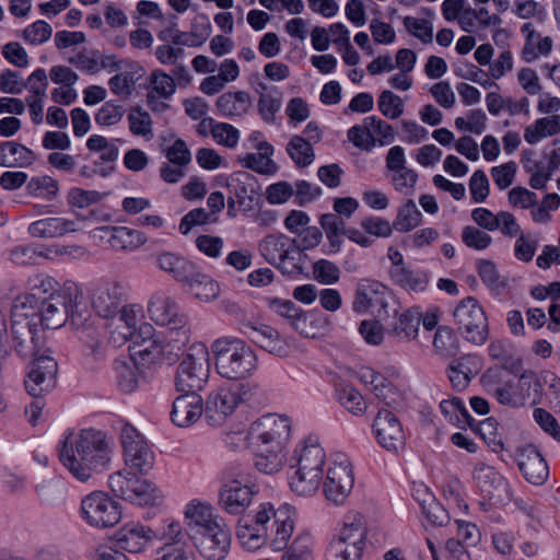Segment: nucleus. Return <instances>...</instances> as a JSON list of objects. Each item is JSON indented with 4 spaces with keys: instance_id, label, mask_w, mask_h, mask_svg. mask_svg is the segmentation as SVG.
Masks as SVG:
<instances>
[{
    "instance_id": "nucleus-60",
    "label": "nucleus",
    "mask_w": 560,
    "mask_h": 560,
    "mask_svg": "<svg viewBox=\"0 0 560 560\" xmlns=\"http://www.w3.org/2000/svg\"><path fill=\"white\" fill-rule=\"evenodd\" d=\"M525 171L530 174L529 185L534 189H544L552 175L553 167L544 162L525 163Z\"/></svg>"
},
{
    "instance_id": "nucleus-62",
    "label": "nucleus",
    "mask_w": 560,
    "mask_h": 560,
    "mask_svg": "<svg viewBox=\"0 0 560 560\" xmlns=\"http://www.w3.org/2000/svg\"><path fill=\"white\" fill-rule=\"evenodd\" d=\"M203 22L201 24L194 23L190 32L183 33V39H176L182 45L187 47H199L206 43L211 34V24L206 16H202Z\"/></svg>"
},
{
    "instance_id": "nucleus-9",
    "label": "nucleus",
    "mask_w": 560,
    "mask_h": 560,
    "mask_svg": "<svg viewBox=\"0 0 560 560\" xmlns=\"http://www.w3.org/2000/svg\"><path fill=\"white\" fill-rule=\"evenodd\" d=\"M108 485L116 495L133 504L151 506L159 505L164 500V494L156 485L127 469L110 475Z\"/></svg>"
},
{
    "instance_id": "nucleus-37",
    "label": "nucleus",
    "mask_w": 560,
    "mask_h": 560,
    "mask_svg": "<svg viewBox=\"0 0 560 560\" xmlns=\"http://www.w3.org/2000/svg\"><path fill=\"white\" fill-rule=\"evenodd\" d=\"M252 97L245 91L226 92L215 102L219 113L230 119L247 115L252 108Z\"/></svg>"
},
{
    "instance_id": "nucleus-14",
    "label": "nucleus",
    "mask_w": 560,
    "mask_h": 560,
    "mask_svg": "<svg viewBox=\"0 0 560 560\" xmlns=\"http://www.w3.org/2000/svg\"><path fill=\"white\" fill-rule=\"evenodd\" d=\"M291 435L289 418L266 415L253 422L246 433L248 446H267L285 450Z\"/></svg>"
},
{
    "instance_id": "nucleus-49",
    "label": "nucleus",
    "mask_w": 560,
    "mask_h": 560,
    "mask_svg": "<svg viewBox=\"0 0 560 560\" xmlns=\"http://www.w3.org/2000/svg\"><path fill=\"white\" fill-rule=\"evenodd\" d=\"M433 347L435 352L444 358L458 353L459 342L454 331L447 327H439L434 334Z\"/></svg>"
},
{
    "instance_id": "nucleus-42",
    "label": "nucleus",
    "mask_w": 560,
    "mask_h": 560,
    "mask_svg": "<svg viewBox=\"0 0 560 560\" xmlns=\"http://www.w3.org/2000/svg\"><path fill=\"white\" fill-rule=\"evenodd\" d=\"M420 320L421 312L418 307L405 310L398 315L397 322L389 330V335L398 340H413L418 335Z\"/></svg>"
},
{
    "instance_id": "nucleus-45",
    "label": "nucleus",
    "mask_w": 560,
    "mask_h": 560,
    "mask_svg": "<svg viewBox=\"0 0 560 560\" xmlns=\"http://www.w3.org/2000/svg\"><path fill=\"white\" fill-rule=\"evenodd\" d=\"M394 282L407 291L423 292L429 283L428 275L422 270L408 267L398 269L392 278Z\"/></svg>"
},
{
    "instance_id": "nucleus-32",
    "label": "nucleus",
    "mask_w": 560,
    "mask_h": 560,
    "mask_svg": "<svg viewBox=\"0 0 560 560\" xmlns=\"http://www.w3.org/2000/svg\"><path fill=\"white\" fill-rule=\"evenodd\" d=\"M184 290L200 302H212L220 295V285L197 265L182 283Z\"/></svg>"
},
{
    "instance_id": "nucleus-58",
    "label": "nucleus",
    "mask_w": 560,
    "mask_h": 560,
    "mask_svg": "<svg viewBox=\"0 0 560 560\" xmlns=\"http://www.w3.org/2000/svg\"><path fill=\"white\" fill-rule=\"evenodd\" d=\"M460 237L467 247L475 250H485L492 243V237L487 232L471 225L462 230Z\"/></svg>"
},
{
    "instance_id": "nucleus-18",
    "label": "nucleus",
    "mask_w": 560,
    "mask_h": 560,
    "mask_svg": "<svg viewBox=\"0 0 560 560\" xmlns=\"http://www.w3.org/2000/svg\"><path fill=\"white\" fill-rule=\"evenodd\" d=\"M372 430L378 445L389 453H399L405 448L406 435L398 417L388 409H381Z\"/></svg>"
},
{
    "instance_id": "nucleus-28",
    "label": "nucleus",
    "mask_w": 560,
    "mask_h": 560,
    "mask_svg": "<svg viewBox=\"0 0 560 560\" xmlns=\"http://www.w3.org/2000/svg\"><path fill=\"white\" fill-rule=\"evenodd\" d=\"M85 223L86 218L82 215H77L74 219L54 217L33 222L28 231L35 237H60L82 231Z\"/></svg>"
},
{
    "instance_id": "nucleus-23",
    "label": "nucleus",
    "mask_w": 560,
    "mask_h": 560,
    "mask_svg": "<svg viewBox=\"0 0 560 560\" xmlns=\"http://www.w3.org/2000/svg\"><path fill=\"white\" fill-rule=\"evenodd\" d=\"M57 362L50 352L33 359L25 386L30 395L37 397L55 387Z\"/></svg>"
},
{
    "instance_id": "nucleus-31",
    "label": "nucleus",
    "mask_w": 560,
    "mask_h": 560,
    "mask_svg": "<svg viewBox=\"0 0 560 560\" xmlns=\"http://www.w3.org/2000/svg\"><path fill=\"white\" fill-rule=\"evenodd\" d=\"M93 235L105 233L108 236V244L116 252H132L147 243L145 235L127 226H100L92 231Z\"/></svg>"
},
{
    "instance_id": "nucleus-5",
    "label": "nucleus",
    "mask_w": 560,
    "mask_h": 560,
    "mask_svg": "<svg viewBox=\"0 0 560 560\" xmlns=\"http://www.w3.org/2000/svg\"><path fill=\"white\" fill-rule=\"evenodd\" d=\"M326 452L318 440L306 439L295 452V465L290 476V488L298 495L316 493L323 482Z\"/></svg>"
},
{
    "instance_id": "nucleus-55",
    "label": "nucleus",
    "mask_w": 560,
    "mask_h": 560,
    "mask_svg": "<svg viewBox=\"0 0 560 560\" xmlns=\"http://www.w3.org/2000/svg\"><path fill=\"white\" fill-rule=\"evenodd\" d=\"M290 326L305 338H316L323 330L319 320L314 316H310L302 308Z\"/></svg>"
},
{
    "instance_id": "nucleus-36",
    "label": "nucleus",
    "mask_w": 560,
    "mask_h": 560,
    "mask_svg": "<svg viewBox=\"0 0 560 560\" xmlns=\"http://www.w3.org/2000/svg\"><path fill=\"white\" fill-rule=\"evenodd\" d=\"M521 33L525 38L521 57L525 62H534L539 56H548L553 47L551 37H542L536 32L533 23L528 22L522 25Z\"/></svg>"
},
{
    "instance_id": "nucleus-51",
    "label": "nucleus",
    "mask_w": 560,
    "mask_h": 560,
    "mask_svg": "<svg viewBox=\"0 0 560 560\" xmlns=\"http://www.w3.org/2000/svg\"><path fill=\"white\" fill-rule=\"evenodd\" d=\"M287 151L295 164L302 167L310 165L314 160L311 143L300 136H294L290 140Z\"/></svg>"
},
{
    "instance_id": "nucleus-8",
    "label": "nucleus",
    "mask_w": 560,
    "mask_h": 560,
    "mask_svg": "<svg viewBox=\"0 0 560 560\" xmlns=\"http://www.w3.org/2000/svg\"><path fill=\"white\" fill-rule=\"evenodd\" d=\"M150 317L158 325L168 328V343L180 349L190 338L189 319L182 313L173 298L165 293H156L149 301Z\"/></svg>"
},
{
    "instance_id": "nucleus-41",
    "label": "nucleus",
    "mask_w": 560,
    "mask_h": 560,
    "mask_svg": "<svg viewBox=\"0 0 560 560\" xmlns=\"http://www.w3.org/2000/svg\"><path fill=\"white\" fill-rule=\"evenodd\" d=\"M255 455V466L264 474L279 472L287 459L285 450L267 446H248Z\"/></svg>"
},
{
    "instance_id": "nucleus-19",
    "label": "nucleus",
    "mask_w": 560,
    "mask_h": 560,
    "mask_svg": "<svg viewBox=\"0 0 560 560\" xmlns=\"http://www.w3.org/2000/svg\"><path fill=\"white\" fill-rule=\"evenodd\" d=\"M245 386L222 387L212 392L206 405V417L210 424L220 425L243 401Z\"/></svg>"
},
{
    "instance_id": "nucleus-1",
    "label": "nucleus",
    "mask_w": 560,
    "mask_h": 560,
    "mask_svg": "<svg viewBox=\"0 0 560 560\" xmlns=\"http://www.w3.org/2000/svg\"><path fill=\"white\" fill-rule=\"evenodd\" d=\"M73 291L74 284L61 285L52 277L38 275L28 280V292L16 296L13 303L22 304L37 325L57 329L68 319Z\"/></svg>"
},
{
    "instance_id": "nucleus-46",
    "label": "nucleus",
    "mask_w": 560,
    "mask_h": 560,
    "mask_svg": "<svg viewBox=\"0 0 560 560\" xmlns=\"http://www.w3.org/2000/svg\"><path fill=\"white\" fill-rule=\"evenodd\" d=\"M283 550L281 560H314V541L307 534L296 536Z\"/></svg>"
},
{
    "instance_id": "nucleus-12",
    "label": "nucleus",
    "mask_w": 560,
    "mask_h": 560,
    "mask_svg": "<svg viewBox=\"0 0 560 560\" xmlns=\"http://www.w3.org/2000/svg\"><path fill=\"white\" fill-rule=\"evenodd\" d=\"M209 375L210 362L208 348L202 342L191 345L177 370V390L197 393V390L202 389Z\"/></svg>"
},
{
    "instance_id": "nucleus-7",
    "label": "nucleus",
    "mask_w": 560,
    "mask_h": 560,
    "mask_svg": "<svg viewBox=\"0 0 560 560\" xmlns=\"http://www.w3.org/2000/svg\"><path fill=\"white\" fill-rule=\"evenodd\" d=\"M368 522L360 513L345 516L326 550V560H361L368 548Z\"/></svg>"
},
{
    "instance_id": "nucleus-61",
    "label": "nucleus",
    "mask_w": 560,
    "mask_h": 560,
    "mask_svg": "<svg viewBox=\"0 0 560 560\" xmlns=\"http://www.w3.org/2000/svg\"><path fill=\"white\" fill-rule=\"evenodd\" d=\"M86 148L90 151H95L101 153V160L104 162H114L118 158V148L100 135L91 136L86 141Z\"/></svg>"
},
{
    "instance_id": "nucleus-30",
    "label": "nucleus",
    "mask_w": 560,
    "mask_h": 560,
    "mask_svg": "<svg viewBox=\"0 0 560 560\" xmlns=\"http://www.w3.org/2000/svg\"><path fill=\"white\" fill-rule=\"evenodd\" d=\"M185 393L174 400L171 412L173 423L179 428L192 425L203 412L202 398L195 392Z\"/></svg>"
},
{
    "instance_id": "nucleus-53",
    "label": "nucleus",
    "mask_w": 560,
    "mask_h": 560,
    "mask_svg": "<svg viewBox=\"0 0 560 560\" xmlns=\"http://www.w3.org/2000/svg\"><path fill=\"white\" fill-rule=\"evenodd\" d=\"M469 358H460L448 366V378L454 389L463 390L470 383Z\"/></svg>"
},
{
    "instance_id": "nucleus-6",
    "label": "nucleus",
    "mask_w": 560,
    "mask_h": 560,
    "mask_svg": "<svg viewBox=\"0 0 560 560\" xmlns=\"http://www.w3.org/2000/svg\"><path fill=\"white\" fill-rule=\"evenodd\" d=\"M211 350L218 373L226 380H244L257 370L255 351L241 339H217Z\"/></svg>"
},
{
    "instance_id": "nucleus-10",
    "label": "nucleus",
    "mask_w": 560,
    "mask_h": 560,
    "mask_svg": "<svg viewBox=\"0 0 560 560\" xmlns=\"http://www.w3.org/2000/svg\"><path fill=\"white\" fill-rule=\"evenodd\" d=\"M258 249L265 260L282 273H301V250L295 238L282 233L268 234L259 242Z\"/></svg>"
},
{
    "instance_id": "nucleus-25",
    "label": "nucleus",
    "mask_w": 560,
    "mask_h": 560,
    "mask_svg": "<svg viewBox=\"0 0 560 560\" xmlns=\"http://www.w3.org/2000/svg\"><path fill=\"white\" fill-rule=\"evenodd\" d=\"M127 296L126 287L117 280H107L92 292L91 303L95 312L103 317L114 316Z\"/></svg>"
},
{
    "instance_id": "nucleus-13",
    "label": "nucleus",
    "mask_w": 560,
    "mask_h": 560,
    "mask_svg": "<svg viewBox=\"0 0 560 560\" xmlns=\"http://www.w3.org/2000/svg\"><path fill=\"white\" fill-rule=\"evenodd\" d=\"M82 520L96 529L110 528L121 520L120 504L105 491L86 494L80 505Z\"/></svg>"
},
{
    "instance_id": "nucleus-64",
    "label": "nucleus",
    "mask_w": 560,
    "mask_h": 560,
    "mask_svg": "<svg viewBox=\"0 0 560 560\" xmlns=\"http://www.w3.org/2000/svg\"><path fill=\"white\" fill-rule=\"evenodd\" d=\"M124 113L122 106L112 101L105 102L95 114V122L105 127L114 126L122 119Z\"/></svg>"
},
{
    "instance_id": "nucleus-63",
    "label": "nucleus",
    "mask_w": 560,
    "mask_h": 560,
    "mask_svg": "<svg viewBox=\"0 0 560 560\" xmlns=\"http://www.w3.org/2000/svg\"><path fill=\"white\" fill-rule=\"evenodd\" d=\"M378 109L384 116L397 119L404 112V102L392 91H383L378 97Z\"/></svg>"
},
{
    "instance_id": "nucleus-3",
    "label": "nucleus",
    "mask_w": 560,
    "mask_h": 560,
    "mask_svg": "<svg viewBox=\"0 0 560 560\" xmlns=\"http://www.w3.org/2000/svg\"><path fill=\"white\" fill-rule=\"evenodd\" d=\"M295 510L290 504H282L278 509L271 503L260 504L253 515L243 516L238 521L237 529H247L248 533H260L268 537L267 523L277 525L270 534V547L275 551H283L294 530Z\"/></svg>"
},
{
    "instance_id": "nucleus-4",
    "label": "nucleus",
    "mask_w": 560,
    "mask_h": 560,
    "mask_svg": "<svg viewBox=\"0 0 560 560\" xmlns=\"http://www.w3.org/2000/svg\"><path fill=\"white\" fill-rule=\"evenodd\" d=\"M485 386L499 404L511 408H521L528 402L535 405L541 395V384L532 371L521 374L518 381L504 380L501 371L488 370L483 375Z\"/></svg>"
},
{
    "instance_id": "nucleus-35",
    "label": "nucleus",
    "mask_w": 560,
    "mask_h": 560,
    "mask_svg": "<svg viewBox=\"0 0 560 560\" xmlns=\"http://www.w3.org/2000/svg\"><path fill=\"white\" fill-rule=\"evenodd\" d=\"M518 468L533 485L544 483L549 474L545 459L533 446H526L518 452Z\"/></svg>"
},
{
    "instance_id": "nucleus-2",
    "label": "nucleus",
    "mask_w": 560,
    "mask_h": 560,
    "mask_svg": "<svg viewBox=\"0 0 560 560\" xmlns=\"http://www.w3.org/2000/svg\"><path fill=\"white\" fill-rule=\"evenodd\" d=\"M114 444L104 432L84 429L69 433L59 456L66 469L79 481H88L109 468Z\"/></svg>"
},
{
    "instance_id": "nucleus-48",
    "label": "nucleus",
    "mask_w": 560,
    "mask_h": 560,
    "mask_svg": "<svg viewBox=\"0 0 560 560\" xmlns=\"http://www.w3.org/2000/svg\"><path fill=\"white\" fill-rule=\"evenodd\" d=\"M427 14L429 19L406 16L402 21L407 32L423 44H430L433 40V24L431 21L433 12L428 10Z\"/></svg>"
},
{
    "instance_id": "nucleus-21",
    "label": "nucleus",
    "mask_w": 560,
    "mask_h": 560,
    "mask_svg": "<svg viewBox=\"0 0 560 560\" xmlns=\"http://www.w3.org/2000/svg\"><path fill=\"white\" fill-rule=\"evenodd\" d=\"M194 545L206 560H224L231 548V534L224 522L192 534Z\"/></svg>"
},
{
    "instance_id": "nucleus-17",
    "label": "nucleus",
    "mask_w": 560,
    "mask_h": 560,
    "mask_svg": "<svg viewBox=\"0 0 560 560\" xmlns=\"http://www.w3.org/2000/svg\"><path fill=\"white\" fill-rule=\"evenodd\" d=\"M472 480L480 492L493 504L505 505L513 499L509 481L492 466L477 463L474 466Z\"/></svg>"
},
{
    "instance_id": "nucleus-59",
    "label": "nucleus",
    "mask_w": 560,
    "mask_h": 560,
    "mask_svg": "<svg viewBox=\"0 0 560 560\" xmlns=\"http://www.w3.org/2000/svg\"><path fill=\"white\" fill-rule=\"evenodd\" d=\"M104 195L96 190H85L73 187L67 195L68 205L74 208L84 209L103 199Z\"/></svg>"
},
{
    "instance_id": "nucleus-44",
    "label": "nucleus",
    "mask_w": 560,
    "mask_h": 560,
    "mask_svg": "<svg viewBox=\"0 0 560 560\" xmlns=\"http://www.w3.org/2000/svg\"><path fill=\"white\" fill-rule=\"evenodd\" d=\"M129 131L149 141L153 138V120L149 112L141 106H133L127 115Z\"/></svg>"
},
{
    "instance_id": "nucleus-43",
    "label": "nucleus",
    "mask_w": 560,
    "mask_h": 560,
    "mask_svg": "<svg viewBox=\"0 0 560 560\" xmlns=\"http://www.w3.org/2000/svg\"><path fill=\"white\" fill-rule=\"evenodd\" d=\"M560 133V115H549L535 120L524 130V139L529 144H536L545 138Z\"/></svg>"
},
{
    "instance_id": "nucleus-33",
    "label": "nucleus",
    "mask_w": 560,
    "mask_h": 560,
    "mask_svg": "<svg viewBox=\"0 0 560 560\" xmlns=\"http://www.w3.org/2000/svg\"><path fill=\"white\" fill-rule=\"evenodd\" d=\"M388 289L384 284L372 280H362L357 288L353 310L365 313L370 308L385 307Z\"/></svg>"
},
{
    "instance_id": "nucleus-15",
    "label": "nucleus",
    "mask_w": 560,
    "mask_h": 560,
    "mask_svg": "<svg viewBox=\"0 0 560 560\" xmlns=\"http://www.w3.org/2000/svg\"><path fill=\"white\" fill-rule=\"evenodd\" d=\"M354 487V471L347 455L338 453L329 460L326 478L323 482L325 498L336 504H343Z\"/></svg>"
},
{
    "instance_id": "nucleus-57",
    "label": "nucleus",
    "mask_w": 560,
    "mask_h": 560,
    "mask_svg": "<svg viewBox=\"0 0 560 560\" xmlns=\"http://www.w3.org/2000/svg\"><path fill=\"white\" fill-rule=\"evenodd\" d=\"M339 400L352 415H363L366 410V405L362 395L351 385H345L339 390Z\"/></svg>"
},
{
    "instance_id": "nucleus-52",
    "label": "nucleus",
    "mask_w": 560,
    "mask_h": 560,
    "mask_svg": "<svg viewBox=\"0 0 560 560\" xmlns=\"http://www.w3.org/2000/svg\"><path fill=\"white\" fill-rule=\"evenodd\" d=\"M26 189L28 194L35 197L51 200L57 196L59 191V185L56 179L45 175L31 178V180L27 183Z\"/></svg>"
},
{
    "instance_id": "nucleus-24",
    "label": "nucleus",
    "mask_w": 560,
    "mask_h": 560,
    "mask_svg": "<svg viewBox=\"0 0 560 560\" xmlns=\"http://www.w3.org/2000/svg\"><path fill=\"white\" fill-rule=\"evenodd\" d=\"M131 343L133 355L144 363L155 362L163 355L167 346L174 347V343H168V335L160 338L150 324L139 326L138 334L133 337Z\"/></svg>"
},
{
    "instance_id": "nucleus-16",
    "label": "nucleus",
    "mask_w": 560,
    "mask_h": 560,
    "mask_svg": "<svg viewBox=\"0 0 560 560\" xmlns=\"http://www.w3.org/2000/svg\"><path fill=\"white\" fill-rule=\"evenodd\" d=\"M458 329L465 338L475 343L482 345L488 337V319L483 308L476 299L462 300L453 312Z\"/></svg>"
},
{
    "instance_id": "nucleus-40",
    "label": "nucleus",
    "mask_w": 560,
    "mask_h": 560,
    "mask_svg": "<svg viewBox=\"0 0 560 560\" xmlns=\"http://www.w3.org/2000/svg\"><path fill=\"white\" fill-rule=\"evenodd\" d=\"M35 159L34 152L19 142H0V166L2 167H27L34 163Z\"/></svg>"
},
{
    "instance_id": "nucleus-29",
    "label": "nucleus",
    "mask_w": 560,
    "mask_h": 560,
    "mask_svg": "<svg viewBox=\"0 0 560 560\" xmlns=\"http://www.w3.org/2000/svg\"><path fill=\"white\" fill-rule=\"evenodd\" d=\"M176 91L174 79L162 70H153L148 78L147 104L154 113L164 112L168 100Z\"/></svg>"
},
{
    "instance_id": "nucleus-50",
    "label": "nucleus",
    "mask_w": 560,
    "mask_h": 560,
    "mask_svg": "<svg viewBox=\"0 0 560 560\" xmlns=\"http://www.w3.org/2000/svg\"><path fill=\"white\" fill-rule=\"evenodd\" d=\"M421 220L422 214L416 203L412 200H408L400 207L393 226L397 231L409 232L417 228L421 223Z\"/></svg>"
},
{
    "instance_id": "nucleus-56",
    "label": "nucleus",
    "mask_w": 560,
    "mask_h": 560,
    "mask_svg": "<svg viewBox=\"0 0 560 560\" xmlns=\"http://www.w3.org/2000/svg\"><path fill=\"white\" fill-rule=\"evenodd\" d=\"M388 178L396 191L409 195L415 189L418 180V174L416 171L406 166L399 171L390 173Z\"/></svg>"
},
{
    "instance_id": "nucleus-27",
    "label": "nucleus",
    "mask_w": 560,
    "mask_h": 560,
    "mask_svg": "<svg viewBox=\"0 0 560 560\" xmlns=\"http://www.w3.org/2000/svg\"><path fill=\"white\" fill-rule=\"evenodd\" d=\"M140 314L141 307L137 304H127L118 310L109 325L110 340L116 346H121L136 337L139 330Z\"/></svg>"
},
{
    "instance_id": "nucleus-11",
    "label": "nucleus",
    "mask_w": 560,
    "mask_h": 560,
    "mask_svg": "<svg viewBox=\"0 0 560 560\" xmlns=\"http://www.w3.org/2000/svg\"><path fill=\"white\" fill-rule=\"evenodd\" d=\"M11 329L15 341V350L24 358H37L42 353L50 352L45 348L44 337L38 329L37 320L28 318L22 304L12 305Z\"/></svg>"
},
{
    "instance_id": "nucleus-38",
    "label": "nucleus",
    "mask_w": 560,
    "mask_h": 560,
    "mask_svg": "<svg viewBox=\"0 0 560 560\" xmlns=\"http://www.w3.org/2000/svg\"><path fill=\"white\" fill-rule=\"evenodd\" d=\"M249 337L256 345L272 354L285 355L290 348L289 340L267 325L252 326Z\"/></svg>"
},
{
    "instance_id": "nucleus-47",
    "label": "nucleus",
    "mask_w": 560,
    "mask_h": 560,
    "mask_svg": "<svg viewBox=\"0 0 560 560\" xmlns=\"http://www.w3.org/2000/svg\"><path fill=\"white\" fill-rule=\"evenodd\" d=\"M115 370L120 390L124 393H132L138 388L140 371L135 362L117 361Z\"/></svg>"
},
{
    "instance_id": "nucleus-22",
    "label": "nucleus",
    "mask_w": 560,
    "mask_h": 560,
    "mask_svg": "<svg viewBox=\"0 0 560 560\" xmlns=\"http://www.w3.org/2000/svg\"><path fill=\"white\" fill-rule=\"evenodd\" d=\"M159 534L140 522H128L119 527L113 536L115 545L129 553H142L154 545Z\"/></svg>"
},
{
    "instance_id": "nucleus-20",
    "label": "nucleus",
    "mask_w": 560,
    "mask_h": 560,
    "mask_svg": "<svg viewBox=\"0 0 560 560\" xmlns=\"http://www.w3.org/2000/svg\"><path fill=\"white\" fill-rule=\"evenodd\" d=\"M120 441L127 466L140 472H147L152 468L153 453L135 427L130 424L122 425Z\"/></svg>"
},
{
    "instance_id": "nucleus-26",
    "label": "nucleus",
    "mask_w": 560,
    "mask_h": 560,
    "mask_svg": "<svg viewBox=\"0 0 560 560\" xmlns=\"http://www.w3.org/2000/svg\"><path fill=\"white\" fill-rule=\"evenodd\" d=\"M258 492L255 485L242 483L240 480L225 482L219 492V504L229 514H240L252 503Z\"/></svg>"
},
{
    "instance_id": "nucleus-54",
    "label": "nucleus",
    "mask_w": 560,
    "mask_h": 560,
    "mask_svg": "<svg viewBox=\"0 0 560 560\" xmlns=\"http://www.w3.org/2000/svg\"><path fill=\"white\" fill-rule=\"evenodd\" d=\"M359 378L371 386V389L375 393L376 397L389 405L388 393L392 392V387L386 383L385 378L373 371L372 369H362L359 373Z\"/></svg>"
},
{
    "instance_id": "nucleus-34",
    "label": "nucleus",
    "mask_w": 560,
    "mask_h": 560,
    "mask_svg": "<svg viewBox=\"0 0 560 560\" xmlns=\"http://www.w3.org/2000/svg\"><path fill=\"white\" fill-rule=\"evenodd\" d=\"M184 517L192 534L202 533L223 522L209 503L196 500L186 505Z\"/></svg>"
},
{
    "instance_id": "nucleus-39",
    "label": "nucleus",
    "mask_w": 560,
    "mask_h": 560,
    "mask_svg": "<svg viewBox=\"0 0 560 560\" xmlns=\"http://www.w3.org/2000/svg\"><path fill=\"white\" fill-rule=\"evenodd\" d=\"M156 266L160 270L168 273L180 284L187 279L190 271H194L195 262L188 258L172 252H163L156 255Z\"/></svg>"
}]
</instances>
